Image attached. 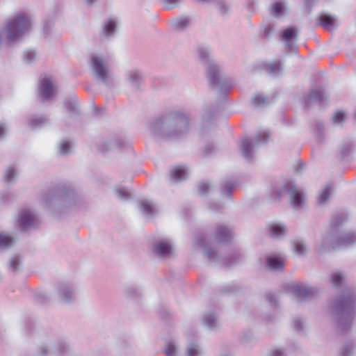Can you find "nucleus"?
<instances>
[{
    "label": "nucleus",
    "mask_w": 356,
    "mask_h": 356,
    "mask_svg": "<svg viewBox=\"0 0 356 356\" xmlns=\"http://www.w3.org/2000/svg\"><path fill=\"white\" fill-rule=\"evenodd\" d=\"M197 55L198 60L206 69L209 88L214 90L218 97V100L215 104L207 105L204 109L201 132L206 134L211 130L217 114L225 108L227 97L234 83L224 72L222 66L214 60L207 47L198 45Z\"/></svg>",
    "instance_id": "1"
},
{
    "label": "nucleus",
    "mask_w": 356,
    "mask_h": 356,
    "mask_svg": "<svg viewBox=\"0 0 356 356\" xmlns=\"http://www.w3.org/2000/svg\"><path fill=\"white\" fill-rule=\"evenodd\" d=\"M148 129L154 138L179 140L188 135L190 119L179 110L167 111L152 118Z\"/></svg>",
    "instance_id": "2"
},
{
    "label": "nucleus",
    "mask_w": 356,
    "mask_h": 356,
    "mask_svg": "<svg viewBox=\"0 0 356 356\" xmlns=\"http://www.w3.org/2000/svg\"><path fill=\"white\" fill-rule=\"evenodd\" d=\"M356 307V290L346 289L329 302L328 310L339 335L346 334L352 327Z\"/></svg>",
    "instance_id": "3"
},
{
    "label": "nucleus",
    "mask_w": 356,
    "mask_h": 356,
    "mask_svg": "<svg viewBox=\"0 0 356 356\" xmlns=\"http://www.w3.org/2000/svg\"><path fill=\"white\" fill-rule=\"evenodd\" d=\"M41 200L45 209L57 218L81 202L74 189L65 185H56L49 188L42 195Z\"/></svg>",
    "instance_id": "4"
},
{
    "label": "nucleus",
    "mask_w": 356,
    "mask_h": 356,
    "mask_svg": "<svg viewBox=\"0 0 356 356\" xmlns=\"http://www.w3.org/2000/svg\"><path fill=\"white\" fill-rule=\"evenodd\" d=\"M348 220L346 213L332 216L327 232L322 238L321 246L324 250L348 248L356 243V232H345L343 224Z\"/></svg>",
    "instance_id": "5"
},
{
    "label": "nucleus",
    "mask_w": 356,
    "mask_h": 356,
    "mask_svg": "<svg viewBox=\"0 0 356 356\" xmlns=\"http://www.w3.org/2000/svg\"><path fill=\"white\" fill-rule=\"evenodd\" d=\"M284 193L289 195L292 207L298 209L305 204V194L302 190L297 188L292 181H286L280 186H273L270 192L272 200L280 201Z\"/></svg>",
    "instance_id": "6"
},
{
    "label": "nucleus",
    "mask_w": 356,
    "mask_h": 356,
    "mask_svg": "<svg viewBox=\"0 0 356 356\" xmlns=\"http://www.w3.org/2000/svg\"><path fill=\"white\" fill-rule=\"evenodd\" d=\"M96 146L97 150L104 154L115 149L121 152L132 151L130 140L120 134L115 133L101 138Z\"/></svg>",
    "instance_id": "7"
},
{
    "label": "nucleus",
    "mask_w": 356,
    "mask_h": 356,
    "mask_svg": "<svg viewBox=\"0 0 356 356\" xmlns=\"http://www.w3.org/2000/svg\"><path fill=\"white\" fill-rule=\"evenodd\" d=\"M90 62L94 76L97 80L101 81L106 87H114V79L109 74L108 69L103 58L92 54Z\"/></svg>",
    "instance_id": "8"
},
{
    "label": "nucleus",
    "mask_w": 356,
    "mask_h": 356,
    "mask_svg": "<svg viewBox=\"0 0 356 356\" xmlns=\"http://www.w3.org/2000/svg\"><path fill=\"white\" fill-rule=\"evenodd\" d=\"M290 290L298 302L300 304L316 298L321 293V289L318 287L308 286L300 284H292Z\"/></svg>",
    "instance_id": "9"
},
{
    "label": "nucleus",
    "mask_w": 356,
    "mask_h": 356,
    "mask_svg": "<svg viewBox=\"0 0 356 356\" xmlns=\"http://www.w3.org/2000/svg\"><path fill=\"white\" fill-rule=\"evenodd\" d=\"M298 38V30L294 26H289L280 33V39L284 44L286 49L292 52H297L296 45Z\"/></svg>",
    "instance_id": "10"
},
{
    "label": "nucleus",
    "mask_w": 356,
    "mask_h": 356,
    "mask_svg": "<svg viewBox=\"0 0 356 356\" xmlns=\"http://www.w3.org/2000/svg\"><path fill=\"white\" fill-rule=\"evenodd\" d=\"M327 99V97L322 88L311 89L307 94L302 97V102L305 108H309L313 104L322 105Z\"/></svg>",
    "instance_id": "11"
},
{
    "label": "nucleus",
    "mask_w": 356,
    "mask_h": 356,
    "mask_svg": "<svg viewBox=\"0 0 356 356\" xmlns=\"http://www.w3.org/2000/svg\"><path fill=\"white\" fill-rule=\"evenodd\" d=\"M56 291L60 301L65 304H71L75 300V289L67 283H59Z\"/></svg>",
    "instance_id": "12"
},
{
    "label": "nucleus",
    "mask_w": 356,
    "mask_h": 356,
    "mask_svg": "<svg viewBox=\"0 0 356 356\" xmlns=\"http://www.w3.org/2000/svg\"><path fill=\"white\" fill-rule=\"evenodd\" d=\"M195 245L202 248L204 256L209 261L215 263L221 261L218 251L208 244L204 236H197L195 239Z\"/></svg>",
    "instance_id": "13"
},
{
    "label": "nucleus",
    "mask_w": 356,
    "mask_h": 356,
    "mask_svg": "<svg viewBox=\"0 0 356 356\" xmlns=\"http://www.w3.org/2000/svg\"><path fill=\"white\" fill-rule=\"evenodd\" d=\"M39 92L43 101L50 99L55 96V87L49 77L45 76L40 80Z\"/></svg>",
    "instance_id": "14"
},
{
    "label": "nucleus",
    "mask_w": 356,
    "mask_h": 356,
    "mask_svg": "<svg viewBox=\"0 0 356 356\" xmlns=\"http://www.w3.org/2000/svg\"><path fill=\"white\" fill-rule=\"evenodd\" d=\"M117 31V22L113 18H109L106 19L104 22L102 31L100 32L101 40H110L115 36Z\"/></svg>",
    "instance_id": "15"
},
{
    "label": "nucleus",
    "mask_w": 356,
    "mask_h": 356,
    "mask_svg": "<svg viewBox=\"0 0 356 356\" xmlns=\"http://www.w3.org/2000/svg\"><path fill=\"white\" fill-rule=\"evenodd\" d=\"M126 80L130 86L136 91L141 90V84L144 81L142 72L138 70H131L126 72Z\"/></svg>",
    "instance_id": "16"
},
{
    "label": "nucleus",
    "mask_w": 356,
    "mask_h": 356,
    "mask_svg": "<svg viewBox=\"0 0 356 356\" xmlns=\"http://www.w3.org/2000/svg\"><path fill=\"white\" fill-rule=\"evenodd\" d=\"M35 216L29 209H22L19 215L18 223L22 231L26 230L34 225Z\"/></svg>",
    "instance_id": "17"
},
{
    "label": "nucleus",
    "mask_w": 356,
    "mask_h": 356,
    "mask_svg": "<svg viewBox=\"0 0 356 356\" xmlns=\"http://www.w3.org/2000/svg\"><path fill=\"white\" fill-rule=\"evenodd\" d=\"M267 228L270 236L273 238H284L287 232V227L284 224L277 222L268 223Z\"/></svg>",
    "instance_id": "18"
},
{
    "label": "nucleus",
    "mask_w": 356,
    "mask_h": 356,
    "mask_svg": "<svg viewBox=\"0 0 356 356\" xmlns=\"http://www.w3.org/2000/svg\"><path fill=\"white\" fill-rule=\"evenodd\" d=\"M191 22V17L189 16H180L173 18L170 21V27L175 31H184L186 30Z\"/></svg>",
    "instance_id": "19"
},
{
    "label": "nucleus",
    "mask_w": 356,
    "mask_h": 356,
    "mask_svg": "<svg viewBox=\"0 0 356 356\" xmlns=\"http://www.w3.org/2000/svg\"><path fill=\"white\" fill-rule=\"evenodd\" d=\"M316 24L328 31H332L337 27L334 17L326 13H323L318 17Z\"/></svg>",
    "instance_id": "20"
},
{
    "label": "nucleus",
    "mask_w": 356,
    "mask_h": 356,
    "mask_svg": "<svg viewBox=\"0 0 356 356\" xmlns=\"http://www.w3.org/2000/svg\"><path fill=\"white\" fill-rule=\"evenodd\" d=\"M232 238L231 229L225 225H219L216 229V238L219 243H229Z\"/></svg>",
    "instance_id": "21"
},
{
    "label": "nucleus",
    "mask_w": 356,
    "mask_h": 356,
    "mask_svg": "<svg viewBox=\"0 0 356 356\" xmlns=\"http://www.w3.org/2000/svg\"><path fill=\"white\" fill-rule=\"evenodd\" d=\"M154 253L159 257H166L171 254L172 246L165 240H160L154 243Z\"/></svg>",
    "instance_id": "22"
},
{
    "label": "nucleus",
    "mask_w": 356,
    "mask_h": 356,
    "mask_svg": "<svg viewBox=\"0 0 356 356\" xmlns=\"http://www.w3.org/2000/svg\"><path fill=\"white\" fill-rule=\"evenodd\" d=\"M241 156L248 162L253 159V145L248 137H245L241 141L239 146Z\"/></svg>",
    "instance_id": "23"
},
{
    "label": "nucleus",
    "mask_w": 356,
    "mask_h": 356,
    "mask_svg": "<svg viewBox=\"0 0 356 356\" xmlns=\"http://www.w3.org/2000/svg\"><path fill=\"white\" fill-rule=\"evenodd\" d=\"M266 267L273 270H282L284 266L283 259L277 255H269L266 259Z\"/></svg>",
    "instance_id": "24"
},
{
    "label": "nucleus",
    "mask_w": 356,
    "mask_h": 356,
    "mask_svg": "<svg viewBox=\"0 0 356 356\" xmlns=\"http://www.w3.org/2000/svg\"><path fill=\"white\" fill-rule=\"evenodd\" d=\"M188 170L184 166H176L170 170V179L174 182L181 181L187 178Z\"/></svg>",
    "instance_id": "25"
},
{
    "label": "nucleus",
    "mask_w": 356,
    "mask_h": 356,
    "mask_svg": "<svg viewBox=\"0 0 356 356\" xmlns=\"http://www.w3.org/2000/svg\"><path fill=\"white\" fill-rule=\"evenodd\" d=\"M203 324L210 330H214L218 326V316L216 312H207L203 316Z\"/></svg>",
    "instance_id": "26"
},
{
    "label": "nucleus",
    "mask_w": 356,
    "mask_h": 356,
    "mask_svg": "<svg viewBox=\"0 0 356 356\" xmlns=\"http://www.w3.org/2000/svg\"><path fill=\"white\" fill-rule=\"evenodd\" d=\"M237 186L236 181L230 180H223L220 184V191L222 196L230 198L232 195L234 189Z\"/></svg>",
    "instance_id": "27"
},
{
    "label": "nucleus",
    "mask_w": 356,
    "mask_h": 356,
    "mask_svg": "<svg viewBox=\"0 0 356 356\" xmlns=\"http://www.w3.org/2000/svg\"><path fill=\"white\" fill-rule=\"evenodd\" d=\"M49 123V119L44 116L31 115L28 120L29 125L33 129L42 128Z\"/></svg>",
    "instance_id": "28"
},
{
    "label": "nucleus",
    "mask_w": 356,
    "mask_h": 356,
    "mask_svg": "<svg viewBox=\"0 0 356 356\" xmlns=\"http://www.w3.org/2000/svg\"><path fill=\"white\" fill-rule=\"evenodd\" d=\"M22 269V260L19 254H16L10 258L8 264V270L14 274H17Z\"/></svg>",
    "instance_id": "29"
},
{
    "label": "nucleus",
    "mask_w": 356,
    "mask_h": 356,
    "mask_svg": "<svg viewBox=\"0 0 356 356\" xmlns=\"http://www.w3.org/2000/svg\"><path fill=\"white\" fill-rule=\"evenodd\" d=\"M286 10V5L284 2L277 1L271 6L270 15L274 17H280L284 15Z\"/></svg>",
    "instance_id": "30"
},
{
    "label": "nucleus",
    "mask_w": 356,
    "mask_h": 356,
    "mask_svg": "<svg viewBox=\"0 0 356 356\" xmlns=\"http://www.w3.org/2000/svg\"><path fill=\"white\" fill-rule=\"evenodd\" d=\"M186 353L187 356H200V347L196 339H192L188 341Z\"/></svg>",
    "instance_id": "31"
},
{
    "label": "nucleus",
    "mask_w": 356,
    "mask_h": 356,
    "mask_svg": "<svg viewBox=\"0 0 356 356\" xmlns=\"http://www.w3.org/2000/svg\"><path fill=\"white\" fill-rule=\"evenodd\" d=\"M64 106L67 112L74 115H79L80 111L78 108V101L76 97H72L64 101Z\"/></svg>",
    "instance_id": "32"
},
{
    "label": "nucleus",
    "mask_w": 356,
    "mask_h": 356,
    "mask_svg": "<svg viewBox=\"0 0 356 356\" xmlns=\"http://www.w3.org/2000/svg\"><path fill=\"white\" fill-rule=\"evenodd\" d=\"M124 293L127 298L138 299L142 294L139 289L135 285H128L124 288Z\"/></svg>",
    "instance_id": "33"
},
{
    "label": "nucleus",
    "mask_w": 356,
    "mask_h": 356,
    "mask_svg": "<svg viewBox=\"0 0 356 356\" xmlns=\"http://www.w3.org/2000/svg\"><path fill=\"white\" fill-rule=\"evenodd\" d=\"M353 149V144L352 142H345L340 145L339 154L341 161L346 159L351 154Z\"/></svg>",
    "instance_id": "34"
},
{
    "label": "nucleus",
    "mask_w": 356,
    "mask_h": 356,
    "mask_svg": "<svg viewBox=\"0 0 356 356\" xmlns=\"http://www.w3.org/2000/svg\"><path fill=\"white\" fill-rule=\"evenodd\" d=\"M139 204L140 210L143 214L149 216H152L155 214V207L151 202L145 200H140Z\"/></svg>",
    "instance_id": "35"
},
{
    "label": "nucleus",
    "mask_w": 356,
    "mask_h": 356,
    "mask_svg": "<svg viewBox=\"0 0 356 356\" xmlns=\"http://www.w3.org/2000/svg\"><path fill=\"white\" fill-rule=\"evenodd\" d=\"M34 301L39 305H46L49 302L50 296L45 291H36L33 294Z\"/></svg>",
    "instance_id": "36"
},
{
    "label": "nucleus",
    "mask_w": 356,
    "mask_h": 356,
    "mask_svg": "<svg viewBox=\"0 0 356 356\" xmlns=\"http://www.w3.org/2000/svg\"><path fill=\"white\" fill-rule=\"evenodd\" d=\"M268 74L277 76L282 74V67L280 60L268 64L266 67Z\"/></svg>",
    "instance_id": "37"
},
{
    "label": "nucleus",
    "mask_w": 356,
    "mask_h": 356,
    "mask_svg": "<svg viewBox=\"0 0 356 356\" xmlns=\"http://www.w3.org/2000/svg\"><path fill=\"white\" fill-rule=\"evenodd\" d=\"M218 148L216 144L211 142H208L203 149V156L208 158L216 154Z\"/></svg>",
    "instance_id": "38"
},
{
    "label": "nucleus",
    "mask_w": 356,
    "mask_h": 356,
    "mask_svg": "<svg viewBox=\"0 0 356 356\" xmlns=\"http://www.w3.org/2000/svg\"><path fill=\"white\" fill-rule=\"evenodd\" d=\"M241 254L239 253H233L231 255L222 259V262L225 266H231L240 261Z\"/></svg>",
    "instance_id": "39"
},
{
    "label": "nucleus",
    "mask_w": 356,
    "mask_h": 356,
    "mask_svg": "<svg viewBox=\"0 0 356 356\" xmlns=\"http://www.w3.org/2000/svg\"><path fill=\"white\" fill-rule=\"evenodd\" d=\"M332 191V185L330 184L326 185L322 193L320 194L318 198V204H325L330 198Z\"/></svg>",
    "instance_id": "40"
},
{
    "label": "nucleus",
    "mask_w": 356,
    "mask_h": 356,
    "mask_svg": "<svg viewBox=\"0 0 356 356\" xmlns=\"http://www.w3.org/2000/svg\"><path fill=\"white\" fill-rule=\"evenodd\" d=\"M54 26V20L53 19H47L43 24L42 34L45 38H49L51 30Z\"/></svg>",
    "instance_id": "41"
},
{
    "label": "nucleus",
    "mask_w": 356,
    "mask_h": 356,
    "mask_svg": "<svg viewBox=\"0 0 356 356\" xmlns=\"http://www.w3.org/2000/svg\"><path fill=\"white\" fill-rule=\"evenodd\" d=\"M344 281V275L339 272L333 273L331 274L330 282L333 286L336 287H341Z\"/></svg>",
    "instance_id": "42"
},
{
    "label": "nucleus",
    "mask_w": 356,
    "mask_h": 356,
    "mask_svg": "<svg viewBox=\"0 0 356 356\" xmlns=\"http://www.w3.org/2000/svg\"><path fill=\"white\" fill-rule=\"evenodd\" d=\"M315 131L318 140L323 142L325 139L324 124L323 122L320 120L316 122Z\"/></svg>",
    "instance_id": "43"
},
{
    "label": "nucleus",
    "mask_w": 356,
    "mask_h": 356,
    "mask_svg": "<svg viewBox=\"0 0 356 356\" xmlns=\"http://www.w3.org/2000/svg\"><path fill=\"white\" fill-rule=\"evenodd\" d=\"M15 242L14 238L9 236L0 233V248H8Z\"/></svg>",
    "instance_id": "44"
},
{
    "label": "nucleus",
    "mask_w": 356,
    "mask_h": 356,
    "mask_svg": "<svg viewBox=\"0 0 356 356\" xmlns=\"http://www.w3.org/2000/svg\"><path fill=\"white\" fill-rule=\"evenodd\" d=\"M270 135L267 132L259 133L254 136V140L256 145L266 144L268 142Z\"/></svg>",
    "instance_id": "45"
},
{
    "label": "nucleus",
    "mask_w": 356,
    "mask_h": 356,
    "mask_svg": "<svg viewBox=\"0 0 356 356\" xmlns=\"http://www.w3.org/2000/svg\"><path fill=\"white\" fill-rule=\"evenodd\" d=\"M166 10H172L180 6L182 0H160Z\"/></svg>",
    "instance_id": "46"
},
{
    "label": "nucleus",
    "mask_w": 356,
    "mask_h": 356,
    "mask_svg": "<svg viewBox=\"0 0 356 356\" xmlns=\"http://www.w3.org/2000/svg\"><path fill=\"white\" fill-rule=\"evenodd\" d=\"M72 143L68 140H63L59 145V153L62 155L67 154L70 152Z\"/></svg>",
    "instance_id": "47"
},
{
    "label": "nucleus",
    "mask_w": 356,
    "mask_h": 356,
    "mask_svg": "<svg viewBox=\"0 0 356 356\" xmlns=\"http://www.w3.org/2000/svg\"><path fill=\"white\" fill-rule=\"evenodd\" d=\"M293 250L298 254H304L306 252V246L302 241L296 240L293 242Z\"/></svg>",
    "instance_id": "48"
},
{
    "label": "nucleus",
    "mask_w": 356,
    "mask_h": 356,
    "mask_svg": "<svg viewBox=\"0 0 356 356\" xmlns=\"http://www.w3.org/2000/svg\"><path fill=\"white\" fill-rule=\"evenodd\" d=\"M16 176L17 174L15 172L14 167L9 166L5 172L3 176V181L7 183L11 182L13 179L16 177Z\"/></svg>",
    "instance_id": "49"
},
{
    "label": "nucleus",
    "mask_w": 356,
    "mask_h": 356,
    "mask_svg": "<svg viewBox=\"0 0 356 356\" xmlns=\"http://www.w3.org/2000/svg\"><path fill=\"white\" fill-rule=\"evenodd\" d=\"M241 288L235 284H230L220 288V292L222 293H232L238 291Z\"/></svg>",
    "instance_id": "50"
},
{
    "label": "nucleus",
    "mask_w": 356,
    "mask_h": 356,
    "mask_svg": "<svg viewBox=\"0 0 356 356\" xmlns=\"http://www.w3.org/2000/svg\"><path fill=\"white\" fill-rule=\"evenodd\" d=\"M116 196L122 200H128L131 197V193L124 188H117L115 189Z\"/></svg>",
    "instance_id": "51"
},
{
    "label": "nucleus",
    "mask_w": 356,
    "mask_h": 356,
    "mask_svg": "<svg viewBox=\"0 0 356 356\" xmlns=\"http://www.w3.org/2000/svg\"><path fill=\"white\" fill-rule=\"evenodd\" d=\"M211 3L218 7L221 15H225L227 13L229 7L226 5L225 0H212Z\"/></svg>",
    "instance_id": "52"
},
{
    "label": "nucleus",
    "mask_w": 356,
    "mask_h": 356,
    "mask_svg": "<svg viewBox=\"0 0 356 356\" xmlns=\"http://www.w3.org/2000/svg\"><path fill=\"white\" fill-rule=\"evenodd\" d=\"M254 339V334L250 330L245 331L241 337V341L244 344H249L252 343Z\"/></svg>",
    "instance_id": "53"
},
{
    "label": "nucleus",
    "mask_w": 356,
    "mask_h": 356,
    "mask_svg": "<svg viewBox=\"0 0 356 356\" xmlns=\"http://www.w3.org/2000/svg\"><path fill=\"white\" fill-rule=\"evenodd\" d=\"M355 346L352 342H347L341 348V356H350Z\"/></svg>",
    "instance_id": "54"
},
{
    "label": "nucleus",
    "mask_w": 356,
    "mask_h": 356,
    "mask_svg": "<svg viewBox=\"0 0 356 356\" xmlns=\"http://www.w3.org/2000/svg\"><path fill=\"white\" fill-rule=\"evenodd\" d=\"M23 59L27 64L32 63L35 59V52L30 50L24 51Z\"/></svg>",
    "instance_id": "55"
},
{
    "label": "nucleus",
    "mask_w": 356,
    "mask_h": 356,
    "mask_svg": "<svg viewBox=\"0 0 356 356\" xmlns=\"http://www.w3.org/2000/svg\"><path fill=\"white\" fill-rule=\"evenodd\" d=\"M165 353L167 356H176V346L172 341H169L167 343Z\"/></svg>",
    "instance_id": "56"
},
{
    "label": "nucleus",
    "mask_w": 356,
    "mask_h": 356,
    "mask_svg": "<svg viewBox=\"0 0 356 356\" xmlns=\"http://www.w3.org/2000/svg\"><path fill=\"white\" fill-rule=\"evenodd\" d=\"M210 185L208 182L202 181L198 185V192L201 195H206L209 192Z\"/></svg>",
    "instance_id": "57"
},
{
    "label": "nucleus",
    "mask_w": 356,
    "mask_h": 356,
    "mask_svg": "<svg viewBox=\"0 0 356 356\" xmlns=\"http://www.w3.org/2000/svg\"><path fill=\"white\" fill-rule=\"evenodd\" d=\"M346 118V113L343 111H337L333 116L332 121L334 124L341 123Z\"/></svg>",
    "instance_id": "58"
},
{
    "label": "nucleus",
    "mask_w": 356,
    "mask_h": 356,
    "mask_svg": "<svg viewBox=\"0 0 356 356\" xmlns=\"http://www.w3.org/2000/svg\"><path fill=\"white\" fill-rule=\"evenodd\" d=\"M208 207L213 213H221L224 209L222 204L216 202L210 203Z\"/></svg>",
    "instance_id": "59"
},
{
    "label": "nucleus",
    "mask_w": 356,
    "mask_h": 356,
    "mask_svg": "<svg viewBox=\"0 0 356 356\" xmlns=\"http://www.w3.org/2000/svg\"><path fill=\"white\" fill-rule=\"evenodd\" d=\"M266 103V97L261 96V95H256L252 99V104L255 106H261L265 105Z\"/></svg>",
    "instance_id": "60"
},
{
    "label": "nucleus",
    "mask_w": 356,
    "mask_h": 356,
    "mask_svg": "<svg viewBox=\"0 0 356 356\" xmlns=\"http://www.w3.org/2000/svg\"><path fill=\"white\" fill-rule=\"evenodd\" d=\"M293 327L297 332H303L304 325L300 318H296L293 321Z\"/></svg>",
    "instance_id": "61"
},
{
    "label": "nucleus",
    "mask_w": 356,
    "mask_h": 356,
    "mask_svg": "<svg viewBox=\"0 0 356 356\" xmlns=\"http://www.w3.org/2000/svg\"><path fill=\"white\" fill-rule=\"evenodd\" d=\"M67 348H68V346L66 343H65L63 341H60L58 343L56 352L58 353V354L59 355H63L67 352Z\"/></svg>",
    "instance_id": "62"
},
{
    "label": "nucleus",
    "mask_w": 356,
    "mask_h": 356,
    "mask_svg": "<svg viewBox=\"0 0 356 356\" xmlns=\"http://www.w3.org/2000/svg\"><path fill=\"white\" fill-rule=\"evenodd\" d=\"M266 298L268 302H270L275 307H278V301L276 299L275 295L272 293H268L266 294Z\"/></svg>",
    "instance_id": "63"
},
{
    "label": "nucleus",
    "mask_w": 356,
    "mask_h": 356,
    "mask_svg": "<svg viewBox=\"0 0 356 356\" xmlns=\"http://www.w3.org/2000/svg\"><path fill=\"white\" fill-rule=\"evenodd\" d=\"M274 30V26L272 24H268L264 30L263 37L266 39H268Z\"/></svg>",
    "instance_id": "64"
}]
</instances>
